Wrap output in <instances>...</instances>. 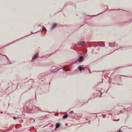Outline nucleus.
Segmentation results:
<instances>
[{"mask_svg": "<svg viewBox=\"0 0 132 132\" xmlns=\"http://www.w3.org/2000/svg\"><path fill=\"white\" fill-rule=\"evenodd\" d=\"M7 89V88H6L5 89Z\"/></svg>", "mask_w": 132, "mask_h": 132, "instance_id": "2f4dec72", "label": "nucleus"}, {"mask_svg": "<svg viewBox=\"0 0 132 132\" xmlns=\"http://www.w3.org/2000/svg\"><path fill=\"white\" fill-rule=\"evenodd\" d=\"M84 60V59L83 56H79V58L77 59V60L79 61V62H81Z\"/></svg>", "mask_w": 132, "mask_h": 132, "instance_id": "7ed1b4c3", "label": "nucleus"}, {"mask_svg": "<svg viewBox=\"0 0 132 132\" xmlns=\"http://www.w3.org/2000/svg\"><path fill=\"white\" fill-rule=\"evenodd\" d=\"M107 11V10H105V11H103V12H102L101 13H98V14H97V15H99V14H101L102 13H104V12H105V11Z\"/></svg>", "mask_w": 132, "mask_h": 132, "instance_id": "ddd939ff", "label": "nucleus"}, {"mask_svg": "<svg viewBox=\"0 0 132 132\" xmlns=\"http://www.w3.org/2000/svg\"><path fill=\"white\" fill-rule=\"evenodd\" d=\"M40 26V25L39 24V25H38V26Z\"/></svg>", "mask_w": 132, "mask_h": 132, "instance_id": "393cba45", "label": "nucleus"}, {"mask_svg": "<svg viewBox=\"0 0 132 132\" xmlns=\"http://www.w3.org/2000/svg\"><path fill=\"white\" fill-rule=\"evenodd\" d=\"M92 47V49H93L92 53L94 52V53H97L99 51V49L98 47L97 46H93Z\"/></svg>", "mask_w": 132, "mask_h": 132, "instance_id": "f257e3e1", "label": "nucleus"}, {"mask_svg": "<svg viewBox=\"0 0 132 132\" xmlns=\"http://www.w3.org/2000/svg\"><path fill=\"white\" fill-rule=\"evenodd\" d=\"M1 113H3V112H1Z\"/></svg>", "mask_w": 132, "mask_h": 132, "instance_id": "bb28decb", "label": "nucleus"}, {"mask_svg": "<svg viewBox=\"0 0 132 132\" xmlns=\"http://www.w3.org/2000/svg\"><path fill=\"white\" fill-rule=\"evenodd\" d=\"M85 43V42L84 41H82L81 42H78L77 43L78 45L79 46H82L83 44Z\"/></svg>", "mask_w": 132, "mask_h": 132, "instance_id": "20e7f679", "label": "nucleus"}, {"mask_svg": "<svg viewBox=\"0 0 132 132\" xmlns=\"http://www.w3.org/2000/svg\"><path fill=\"white\" fill-rule=\"evenodd\" d=\"M38 31H36V32H34V33H33V32H32V33H33V34H35V33L36 32H38Z\"/></svg>", "mask_w": 132, "mask_h": 132, "instance_id": "aec40b11", "label": "nucleus"}, {"mask_svg": "<svg viewBox=\"0 0 132 132\" xmlns=\"http://www.w3.org/2000/svg\"><path fill=\"white\" fill-rule=\"evenodd\" d=\"M123 67H121V68H123Z\"/></svg>", "mask_w": 132, "mask_h": 132, "instance_id": "cd10ccee", "label": "nucleus"}, {"mask_svg": "<svg viewBox=\"0 0 132 132\" xmlns=\"http://www.w3.org/2000/svg\"><path fill=\"white\" fill-rule=\"evenodd\" d=\"M120 76H123V77H127V76H126L122 75H120Z\"/></svg>", "mask_w": 132, "mask_h": 132, "instance_id": "f3484780", "label": "nucleus"}, {"mask_svg": "<svg viewBox=\"0 0 132 132\" xmlns=\"http://www.w3.org/2000/svg\"><path fill=\"white\" fill-rule=\"evenodd\" d=\"M13 118L14 119V120H15L16 119H17V118L16 117H13Z\"/></svg>", "mask_w": 132, "mask_h": 132, "instance_id": "4468645a", "label": "nucleus"}, {"mask_svg": "<svg viewBox=\"0 0 132 132\" xmlns=\"http://www.w3.org/2000/svg\"><path fill=\"white\" fill-rule=\"evenodd\" d=\"M103 47H104L105 46V44L104 43L103 44V45L102 46Z\"/></svg>", "mask_w": 132, "mask_h": 132, "instance_id": "a211bd4d", "label": "nucleus"}, {"mask_svg": "<svg viewBox=\"0 0 132 132\" xmlns=\"http://www.w3.org/2000/svg\"><path fill=\"white\" fill-rule=\"evenodd\" d=\"M116 44V43L115 42L114 43H109V46L112 47H114Z\"/></svg>", "mask_w": 132, "mask_h": 132, "instance_id": "f03ea898", "label": "nucleus"}, {"mask_svg": "<svg viewBox=\"0 0 132 132\" xmlns=\"http://www.w3.org/2000/svg\"><path fill=\"white\" fill-rule=\"evenodd\" d=\"M58 50V49H57V50H56L55 51V52H53V53H55V52H56V51H57V50Z\"/></svg>", "mask_w": 132, "mask_h": 132, "instance_id": "dca6fc26", "label": "nucleus"}, {"mask_svg": "<svg viewBox=\"0 0 132 132\" xmlns=\"http://www.w3.org/2000/svg\"><path fill=\"white\" fill-rule=\"evenodd\" d=\"M5 55V56H6V57H7V58H7V57L6 56V55Z\"/></svg>", "mask_w": 132, "mask_h": 132, "instance_id": "4be33fe9", "label": "nucleus"}, {"mask_svg": "<svg viewBox=\"0 0 132 132\" xmlns=\"http://www.w3.org/2000/svg\"><path fill=\"white\" fill-rule=\"evenodd\" d=\"M68 116V114H64L63 117V119H65L67 118Z\"/></svg>", "mask_w": 132, "mask_h": 132, "instance_id": "6e6552de", "label": "nucleus"}, {"mask_svg": "<svg viewBox=\"0 0 132 132\" xmlns=\"http://www.w3.org/2000/svg\"><path fill=\"white\" fill-rule=\"evenodd\" d=\"M60 127V123H57L56 124V127L55 129H56Z\"/></svg>", "mask_w": 132, "mask_h": 132, "instance_id": "39448f33", "label": "nucleus"}, {"mask_svg": "<svg viewBox=\"0 0 132 132\" xmlns=\"http://www.w3.org/2000/svg\"><path fill=\"white\" fill-rule=\"evenodd\" d=\"M89 72L90 73V71H89Z\"/></svg>", "mask_w": 132, "mask_h": 132, "instance_id": "7c9ffc66", "label": "nucleus"}, {"mask_svg": "<svg viewBox=\"0 0 132 132\" xmlns=\"http://www.w3.org/2000/svg\"><path fill=\"white\" fill-rule=\"evenodd\" d=\"M78 68L80 71H81L82 70H84V68L81 67H78Z\"/></svg>", "mask_w": 132, "mask_h": 132, "instance_id": "0eeeda50", "label": "nucleus"}, {"mask_svg": "<svg viewBox=\"0 0 132 132\" xmlns=\"http://www.w3.org/2000/svg\"><path fill=\"white\" fill-rule=\"evenodd\" d=\"M43 30H45L46 31V28L45 27H44V28H43L42 29H41L40 30V31H42Z\"/></svg>", "mask_w": 132, "mask_h": 132, "instance_id": "9b49d317", "label": "nucleus"}, {"mask_svg": "<svg viewBox=\"0 0 132 132\" xmlns=\"http://www.w3.org/2000/svg\"><path fill=\"white\" fill-rule=\"evenodd\" d=\"M20 40V39H17V40H15L14 41H13V42H12V44H13V43H16V42H18V41H19V40Z\"/></svg>", "mask_w": 132, "mask_h": 132, "instance_id": "1a4fd4ad", "label": "nucleus"}, {"mask_svg": "<svg viewBox=\"0 0 132 132\" xmlns=\"http://www.w3.org/2000/svg\"><path fill=\"white\" fill-rule=\"evenodd\" d=\"M31 35V34H29V35H28H28Z\"/></svg>", "mask_w": 132, "mask_h": 132, "instance_id": "a878e982", "label": "nucleus"}, {"mask_svg": "<svg viewBox=\"0 0 132 132\" xmlns=\"http://www.w3.org/2000/svg\"><path fill=\"white\" fill-rule=\"evenodd\" d=\"M118 131H121L120 129H119Z\"/></svg>", "mask_w": 132, "mask_h": 132, "instance_id": "412c9836", "label": "nucleus"}, {"mask_svg": "<svg viewBox=\"0 0 132 132\" xmlns=\"http://www.w3.org/2000/svg\"><path fill=\"white\" fill-rule=\"evenodd\" d=\"M38 55V54H37L35 55L34 56L32 57V60L35 59L37 57Z\"/></svg>", "mask_w": 132, "mask_h": 132, "instance_id": "423d86ee", "label": "nucleus"}, {"mask_svg": "<svg viewBox=\"0 0 132 132\" xmlns=\"http://www.w3.org/2000/svg\"><path fill=\"white\" fill-rule=\"evenodd\" d=\"M57 24H54L52 26H51V28L52 29H53L56 26Z\"/></svg>", "mask_w": 132, "mask_h": 132, "instance_id": "9d476101", "label": "nucleus"}, {"mask_svg": "<svg viewBox=\"0 0 132 132\" xmlns=\"http://www.w3.org/2000/svg\"><path fill=\"white\" fill-rule=\"evenodd\" d=\"M43 111V112H45V111Z\"/></svg>", "mask_w": 132, "mask_h": 132, "instance_id": "b1692460", "label": "nucleus"}, {"mask_svg": "<svg viewBox=\"0 0 132 132\" xmlns=\"http://www.w3.org/2000/svg\"><path fill=\"white\" fill-rule=\"evenodd\" d=\"M121 67H118L116 69H119V68H120Z\"/></svg>", "mask_w": 132, "mask_h": 132, "instance_id": "6ab92c4d", "label": "nucleus"}, {"mask_svg": "<svg viewBox=\"0 0 132 132\" xmlns=\"http://www.w3.org/2000/svg\"><path fill=\"white\" fill-rule=\"evenodd\" d=\"M12 44V43H9V44H7V45H6L5 46H4L3 47H3V48L4 47H5V46H8V45H11V44Z\"/></svg>", "mask_w": 132, "mask_h": 132, "instance_id": "f8f14e48", "label": "nucleus"}, {"mask_svg": "<svg viewBox=\"0 0 132 132\" xmlns=\"http://www.w3.org/2000/svg\"><path fill=\"white\" fill-rule=\"evenodd\" d=\"M62 70L64 71H67L66 70H65L63 68H62Z\"/></svg>", "mask_w": 132, "mask_h": 132, "instance_id": "2eb2a0df", "label": "nucleus"}, {"mask_svg": "<svg viewBox=\"0 0 132 132\" xmlns=\"http://www.w3.org/2000/svg\"><path fill=\"white\" fill-rule=\"evenodd\" d=\"M107 7H108V8H107V9H108V6H107Z\"/></svg>", "mask_w": 132, "mask_h": 132, "instance_id": "5701e85b", "label": "nucleus"}, {"mask_svg": "<svg viewBox=\"0 0 132 132\" xmlns=\"http://www.w3.org/2000/svg\"><path fill=\"white\" fill-rule=\"evenodd\" d=\"M34 121L35 120V119H34Z\"/></svg>", "mask_w": 132, "mask_h": 132, "instance_id": "c85d7f7f", "label": "nucleus"}, {"mask_svg": "<svg viewBox=\"0 0 132 132\" xmlns=\"http://www.w3.org/2000/svg\"><path fill=\"white\" fill-rule=\"evenodd\" d=\"M67 124H66V126H67Z\"/></svg>", "mask_w": 132, "mask_h": 132, "instance_id": "c756f323", "label": "nucleus"}]
</instances>
